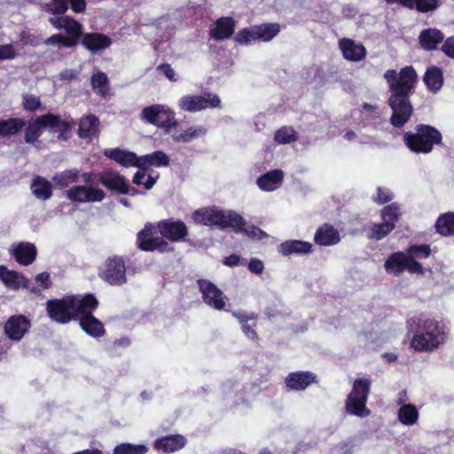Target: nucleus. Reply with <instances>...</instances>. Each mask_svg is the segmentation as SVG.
Wrapping results in <instances>:
<instances>
[{
  "label": "nucleus",
  "mask_w": 454,
  "mask_h": 454,
  "mask_svg": "<svg viewBox=\"0 0 454 454\" xmlns=\"http://www.w3.org/2000/svg\"><path fill=\"white\" fill-rule=\"evenodd\" d=\"M387 4H399L400 5L414 10L416 6V0H386Z\"/></svg>",
  "instance_id": "nucleus-64"
},
{
  "label": "nucleus",
  "mask_w": 454,
  "mask_h": 454,
  "mask_svg": "<svg viewBox=\"0 0 454 454\" xmlns=\"http://www.w3.org/2000/svg\"><path fill=\"white\" fill-rule=\"evenodd\" d=\"M0 279L6 287L12 290L27 287L28 285V279L22 274L15 270H10L4 265H0Z\"/></svg>",
  "instance_id": "nucleus-22"
},
{
  "label": "nucleus",
  "mask_w": 454,
  "mask_h": 454,
  "mask_svg": "<svg viewBox=\"0 0 454 454\" xmlns=\"http://www.w3.org/2000/svg\"><path fill=\"white\" fill-rule=\"evenodd\" d=\"M84 296L72 295L60 300H50L46 303L49 317L60 324H67L77 317Z\"/></svg>",
  "instance_id": "nucleus-4"
},
{
  "label": "nucleus",
  "mask_w": 454,
  "mask_h": 454,
  "mask_svg": "<svg viewBox=\"0 0 454 454\" xmlns=\"http://www.w3.org/2000/svg\"><path fill=\"white\" fill-rule=\"evenodd\" d=\"M43 126L39 117L31 121L25 130V141L27 144H34L42 135Z\"/></svg>",
  "instance_id": "nucleus-43"
},
{
  "label": "nucleus",
  "mask_w": 454,
  "mask_h": 454,
  "mask_svg": "<svg viewBox=\"0 0 454 454\" xmlns=\"http://www.w3.org/2000/svg\"><path fill=\"white\" fill-rule=\"evenodd\" d=\"M206 129L202 126L190 127L184 133L175 137L177 142H191L192 140L200 137L206 134Z\"/></svg>",
  "instance_id": "nucleus-46"
},
{
  "label": "nucleus",
  "mask_w": 454,
  "mask_h": 454,
  "mask_svg": "<svg viewBox=\"0 0 454 454\" xmlns=\"http://www.w3.org/2000/svg\"><path fill=\"white\" fill-rule=\"evenodd\" d=\"M435 228L442 235H454V213L448 212L441 215L435 223Z\"/></svg>",
  "instance_id": "nucleus-40"
},
{
  "label": "nucleus",
  "mask_w": 454,
  "mask_h": 454,
  "mask_svg": "<svg viewBox=\"0 0 454 454\" xmlns=\"http://www.w3.org/2000/svg\"><path fill=\"white\" fill-rule=\"evenodd\" d=\"M153 224L147 223L144 229L137 233V243L144 251L158 250L161 253L172 250L170 245L162 237H153Z\"/></svg>",
  "instance_id": "nucleus-12"
},
{
  "label": "nucleus",
  "mask_w": 454,
  "mask_h": 454,
  "mask_svg": "<svg viewBox=\"0 0 454 454\" xmlns=\"http://www.w3.org/2000/svg\"><path fill=\"white\" fill-rule=\"evenodd\" d=\"M221 99L216 94L186 95L178 100L181 110L190 113L199 112L207 108L219 107Z\"/></svg>",
  "instance_id": "nucleus-10"
},
{
  "label": "nucleus",
  "mask_w": 454,
  "mask_h": 454,
  "mask_svg": "<svg viewBox=\"0 0 454 454\" xmlns=\"http://www.w3.org/2000/svg\"><path fill=\"white\" fill-rule=\"evenodd\" d=\"M390 96L387 103L392 109L390 122L394 127H403L411 118L413 107L410 97L413 94L418 82L415 69L409 66L403 67L399 73L388 69L384 73Z\"/></svg>",
  "instance_id": "nucleus-1"
},
{
  "label": "nucleus",
  "mask_w": 454,
  "mask_h": 454,
  "mask_svg": "<svg viewBox=\"0 0 454 454\" xmlns=\"http://www.w3.org/2000/svg\"><path fill=\"white\" fill-rule=\"evenodd\" d=\"M90 83L94 91L100 96H106L109 90V80L104 72L92 74Z\"/></svg>",
  "instance_id": "nucleus-41"
},
{
  "label": "nucleus",
  "mask_w": 454,
  "mask_h": 454,
  "mask_svg": "<svg viewBox=\"0 0 454 454\" xmlns=\"http://www.w3.org/2000/svg\"><path fill=\"white\" fill-rule=\"evenodd\" d=\"M441 4L440 0H416L414 10L419 12H429L435 11Z\"/></svg>",
  "instance_id": "nucleus-53"
},
{
  "label": "nucleus",
  "mask_w": 454,
  "mask_h": 454,
  "mask_svg": "<svg viewBox=\"0 0 454 454\" xmlns=\"http://www.w3.org/2000/svg\"><path fill=\"white\" fill-rule=\"evenodd\" d=\"M43 9L51 12L55 15H62L67 10V0H50L49 3L43 4Z\"/></svg>",
  "instance_id": "nucleus-50"
},
{
  "label": "nucleus",
  "mask_w": 454,
  "mask_h": 454,
  "mask_svg": "<svg viewBox=\"0 0 454 454\" xmlns=\"http://www.w3.org/2000/svg\"><path fill=\"white\" fill-rule=\"evenodd\" d=\"M17 56L12 43L0 45V60H12Z\"/></svg>",
  "instance_id": "nucleus-56"
},
{
  "label": "nucleus",
  "mask_w": 454,
  "mask_h": 454,
  "mask_svg": "<svg viewBox=\"0 0 454 454\" xmlns=\"http://www.w3.org/2000/svg\"><path fill=\"white\" fill-rule=\"evenodd\" d=\"M419 411L412 404H404L401 406L398 411V419L403 425H413L417 422Z\"/></svg>",
  "instance_id": "nucleus-42"
},
{
  "label": "nucleus",
  "mask_w": 454,
  "mask_h": 454,
  "mask_svg": "<svg viewBox=\"0 0 454 454\" xmlns=\"http://www.w3.org/2000/svg\"><path fill=\"white\" fill-rule=\"evenodd\" d=\"M283 181V172L281 170H272L261 176L257 179V185L262 191L272 192L279 187Z\"/></svg>",
  "instance_id": "nucleus-33"
},
{
  "label": "nucleus",
  "mask_w": 454,
  "mask_h": 454,
  "mask_svg": "<svg viewBox=\"0 0 454 454\" xmlns=\"http://www.w3.org/2000/svg\"><path fill=\"white\" fill-rule=\"evenodd\" d=\"M104 154L125 168H141L140 157H137L133 152L114 148L105 150Z\"/></svg>",
  "instance_id": "nucleus-20"
},
{
  "label": "nucleus",
  "mask_w": 454,
  "mask_h": 454,
  "mask_svg": "<svg viewBox=\"0 0 454 454\" xmlns=\"http://www.w3.org/2000/svg\"><path fill=\"white\" fill-rule=\"evenodd\" d=\"M411 320L408 324H411ZM414 323L416 321L412 319ZM418 333L414 334L411 346L418 351H430L444 343L449 328L443 322L429 317H419L417 321Z\"/></svg>",
  "instance_id": "nucleus-2"
},
{
  "label": "nucleus",
  "mask_w": 454,
  "mask_h": 454,
  "mask_svg": "<svg viewBox=\"0 0 454 454\" xmlns=\"http://www.w3.org/2000/svg\"><path fill=\"white\" fill-rule=\"evenodd\" d=\"M275 139L280 144L290 143L295 139V131L292 128H281L276 132Z\"/></svg>",
  "instance_id": "nucleus-52"
},
{
  "label": "nucleus",
  "mask_w": 454,
  "mask_h": 454,
  "mask_svg": "<svg viewBox=\"0 0 454 454\" xmlns=\"http://www.w3.org/2000/svg\"><path fill=\"white\" fill-rule=\"evenodd\" d=\"M141 168H147L150 166L160 168L167 167L169 164L168 156L162 151H155L151 154H146L140 157Z\"/></svg>",
  "instance_id": "nucleus-38"
},
{
  "label": "nucleus",
  "mask_w": 454,
  "mask_h": 454,
  "mask_svg": "<svg viewBox=\"0 0 454 454\" xmlns=\"http://www.w3.org/2000/svg\"><path fill=\"white\" fill-rule=\"evenodd\" d=\"M36 247L32 243H20L12 250L13 257L21 265L31 264L36 257Z\"/></svg>",
  "instance_id": "nucleus-25"
},
{
  "label": "nucleus",
  "mask_w": 454,
  "mask_h": 454,
  "mask_svg": "<svg viewBox=\"0 0 454 454\" xmlns=\"http://www.w3.org/2000/svg\"><path fill=\"white\" fill-rule=\"evenodd\" d=\"M35 281L42 286L43 288L47 289L51 286V282L50 279V274L48 272L39 273L35 277Z\"/></svg>",
  "instance_id": "nucleus-62"
},
{
  "label": "nucleus",
  "mask_w": 454,
  "mask_h": 454,
  "mask_svg": "<svg viewBox=\"0 0 454 454\" xmlns=\"http://www.w3.org/2000/svg\"><path fill=\"white\" fill-rule=\"evenodd\" d=\"M248 269L251 272L259 275L262 273L264 270V265L261 260L253 258L248 262Z\"/></svg>",
  "instance_id": "nucleus-58"
},
{
  "label": "nucleus",
  "mask_w": 454,
  "mask_h": 454,
  "mask_svg": "<svg viewBox=\"0 0 454 454\" xmlns=\"http://www.w3.org/2000/svg\"><path fill=\"white\" fill-rule=\"evenodd\" d=\"M97 298L88 294L84 295L82 307L79 309L76 320H79L82 329L90 336L99 338L105 335L106 331L102 322L93 316V311L98 308Z\"/></svg>",
  "instance_id": "nucleus-6"
},
{
  "label": "nucleus",
  "mask_w": 454,
  "mask_h": 454,
  "mask_svg": "<svg viewBox=\"0 0 454 454\" xmlns=\"http://www.w3.org/2000/svg\"><path fill=\"white\" fill-rule=\"evenodd\" d=\"M157 227L162 237L173 242L183 240L188 233L187 227L182 221L161 220L158 223Z\"/></svg>",
  "instance_id": "nucleus-16"
},
{
  "label": "nucleus",
  "mask_w": 454,
  "mask_h": 454,
  "mask_svg": "<svg viewBox=\"0 0 454 454\" xmlns=\"http://www.w3.org/2000/svg\"><path fill=\"white\" fill-rule=\"evenodd\" d=\"M430 253V247L426 244L411 246L407 251V254L414 258H427Z\"/></svg>",
  "instance_id": "nucleus-54"
},
{
  "label": "nucleus",
  "mask_w": 454,
  "mask_h": 454,
  "mask_svg": "<svg viewBox=\"0 0 454 454\" xmlns=\"http://www.w3.org/2000/svg\"><path fill=\"white\" fill-rule=\"evenodd\" d=\"M279 25L266 23L246 27L239 31L235 40L241 44H251L257 41L269 42L279 33Z\"/></svg>",
  "instance_id": "nucleus-9"
},
{
  "label": "nucleus",
  "mask_w": 454,
  "mask_h": 454,
  "mask_svg": "<svg viewBox=\"0 0 454 454\" xmlns=\"http://www.w3.org/2000/svg\"><path fill=\"white\" fill-rule=\"evenodd\" d=\"M22 106L27 112H35L45 109L40 98L32 94H24L22 96Z\"/></svg>",
  "instance_id": "nucleus-48"
},
{
  "label": "nucleus",
  "mask_w": 454,
  "mask_h": 454,
  "mask_svg": "<svg viewBox=\"0 0 454 454\" xmlns=\"http://www.w3.org/2000/svg\"><path fill=\"white\" fill-rule=\"evenodd\" d=\"M362 114L364 116V120L367 123L373 121L380 118V110L376 105L364 104L362 108Z\"/></svg>",
  "instance_id": "nucleus-51"
},
{
  "label": "nucleus",
  "mask_w": 454,
  "mask_h": 454,
  "mask_svg": "<svg viewBox=\"0 0 454 454\" xmlns=\"http://www.w3.org/2000/svg\"><path fill=\"white\" fill-rule=\"evenodd\" d=\"M82 43L89 51L96 52L108 48L111 45L112 41L106 35L90 33L86 34L83 36Z\"/></svg>",
  "instance_id": "nucleus-31"
},
{
  "label": "nucleus",
  "mask_w": 454,
  "mask_h": 454,
  "mask_svg": "<svg viewBox=\"0 0 454 454\" xmlns=\"http://www.w3.org/2000/svg\"><path fill=\"white\" fill-rule=\"evenodd\" d=\"M235 29V21L230 17H223L218 19L214 27L209 30L211 38L216 41H223L230 38Z\"/></svg>",
  "instance_id": "nucleus-21"
},
{
  "label": "nucleus",
  "mask_w": 454,
  "mask_h": 454,
  "mask_svg": "<svg viewBox=\"0 0 454 454\" xmlns=\"http://www.w3.org/2000/svg\"><path fill=\"white\" fill-rule=\"evenodd\" d=\"M147 450L144 444L121 443L114 448L113 454H145Z\"/></svg>",
  "instance_id": "nucleus-45"
},
{
  "label": "nucleus",
  "mask_w": 454,
  "mask_h": 454,
  "mask_svg": "<svg viewBox=\"0 0 454 454\" xmlns=\"http://www.w3.org/2000/svg\"><path fill=\"white\" fill-rule=\"evenodd\" d=\"M340 48L345 59L351 61H359L365 57V49L360 43L350 39L340 40Z\"/></svg>",
  "instance_id": "nucleus-26"
},
{
  "label": "nucleus",
  "mask_w": 454,
  "mask_h": 454,
  "mask_svg": "<svg viewBox=\"0 0 454 454\" xmlns=\"http://www.w3.org/2000/svg\"><path fill=\"white\" fill-rule=\"evenodd\" d=\"M408 254L396 252L392 254L385 262V269L387 273L399 275L404 270L407 263Z\"/></svg>",
  "instance_id": "nucleus-35"
},
{
  "label": "nucleus",
  "mask_w": 454,
  "mask_h": 454,
  "mask_svg": "<svg viewBox=\"0 0 454 454\" xmlns=\"http://www.w3.org/2000/svg\"><path fill=\"white\" fill-rule=\"evenodd\" d=\"M423 81L429 90L437 92L443 83L442 70L436 67H429L424 74Z\"/></svg>",
  "instance_id": "nucleus-36"
},
{
  "label": "nucleus",
  "mask_w": 454,
  "mask_h": 454,
  "mask_svg": "<svg viewBox=\"0 0 454 454\" xmlns=\"http://www.w3.org/2000/svg\"><path fill=\"white\" fill-rule=\"evenodd\" d=\"M99 276L103 280L113 286H121L126 283V267L122 258H109L101 269Z\"/></svg>",
  "instance_id": "nucleus-13"
},
{
  "label": "nucleus",
  "mask_w": 454,
  "mask_h": 454,
  "mask_svg": "<svg viewBox=\"0 0 454 454\" xmlns=\"http://www.w3.org/2000/svg\"><path fill=\"white\" fill-rule=\"evenodd\" d=\"M444 35L437 28H427L421 31L419 40L421 47L427 51L437 48L443 42Z\"/></svg>",
  "instance_id": "nucleus-27"
},
{
  "label": "nucleus",
  "mask_w": 454,
  "mask_h": 454,
  "mask_svg": "<svg viewBox=\"0 0 454 454\" xmlns=\"http://www.w3.org/2000/svg\"><path fill=\"white\" fill-rule=\"evenodd\" d=\"M312 245L309 242L302 241V240H287L282 242L278 247V251L285 256H289L292 254H308L311 252Z\"/></svg>",
  "instance_id": "nucleus-23"
},
{
  "label": "nucleus",
  "mask_w": 454,
  "mask_h": 454,
  "mask_svg": "<svg viewBox=\"0 0 454 454\" xmlns=\"http://www.w3.org/2000/svg\"><path fill=\"white\" fill-rule=\"evenodd\" d=\"M405 270H407L410 273H424V269L422 268L421 264L416 262L415 258L409 254L407 256V263L405 266Z\"/></svg>",
  "instance_id": "nucleus-57"
},
{
  "label": "nucleus",
  "mask_w": 454,
  "mask_h": 454,
  "mask_svg": "<svg viewBox=\"0 0 454 454\" xmlns=\"http://www.w3.org/2000/svg\"><path fill=\"white\" fill-rule=\"evenodd\" d=\"M371 382L366 379L356 380L352 391L346 400V410L349 414L361 418L369 416L370 411L366 408V402L370 391Z\"/></svg>",
  "instance_id": "nucleus-7"
},
{
  "label": "nucleus",
  "mask_w": 454,
  "mask_h": 454,
  "mask_svg": "<svg viewBox=\"0 0 454 454\" xmlns=\"http://www.w3.org/2000/svg\"><path fill=\"white\" fill-rule=\"evenodd\" d=\"M45 44L61 48H71L75 45L74 40L69 39L61 34H55L45 40Z\"/></svg>",
  "instance_id": "nucleus-49"
},
{
  "label": "nucleus",
  "mask_w": 454,
  "mask_h": 454,
  "mask_svg": "<svg viewBox=\"0 0 454 454\" xmlns=\"http://www.w3.org/2000/svg\"><path fill=\"white\" fill-rule=\"evenodd\" d=\"M79 170L72 168L65 170L53 176V181L60 188L68 186L70 184L74 183L78 180Z\"/></svg>",
  "instance_id": "nucleus-44"
},
{
  "label": "nucleus",
  "mask_w": 454,
  "mask_h": 454,
  "mask_svg": "<svg viewBox=\"0 0 454 454\" xmlns=\"http://www.w3.org/2000/svg\"><path fill=\"white\" fill-rule=\"evenodd\" d=\"M315 241L320 246H333L340 241V234L333 226L324 224L315 233Z\"/></svg>",
  "instance_id": "nucleus-32"
},
{
  "label": "nucleus",
  "mask_w": 454,
  "mask_h": 454,
  "mask_svg": "<svg viewBox=\"0 0 454 454\" xmlns=\"http://www.w3.org/2000/svg\"><path fill=\"white\" fill-rule=\"evenodd\" d=\"M99 121L94 115H88L81 119L78 135L81 138H91L98 133Z\"/></svg>",
  "instance_id": "nucleus-34"
},
{
  "label": "nucleus",
  "mask_w": 454,
  "mask_h": 454,
  "mask_svg": "<svg viewBox=\"0 0 454 454\" xmlns=\"http://www.w3.org/2000/svg\"><path fill=\"white\" fill-rule=\"evenodd\" d=\"M39 119L44 129H51L54 131L67 132L74 124L73 121L63 120L61 116L52 114L41 115Z\"/></svg>",
  "instance_id": "nucleus-28"
},
{
  "label": "nucleus",
  "mask_w": 454,
  "mask_h": 454,
  "mask_svg": "<svg viewBox=\"0 0 454 454\" xmlns=\"http://www.w3.org/2000/svg\"><path fill=\"white\" fill-rule=\"evenodd\" d=\"M49 22L57 29H64L69 39L76 43L82 35V25L70 16H56L49 19Z\"/></svg>",
  "instance_id": "nucleus-17"
},
{
  "label": "nucleus",
  "mask_w": 454,
  "mask_h": 454,
  "mask_svg": "<svg viewBox=\"0 0 454 454\" xmlns=\"http://www.w3.org/2000/svg\"><path fill=\"white\" fill-rule=\"evenodd\" d=\"M192 219L196 223L207 226L217 225L221 228L240 227L245 224L244 219L239 215L231 211L223 212L214 207L196 210Z\"/></svg>",
  "instance_id": "nucleus-5"
},
{
  "label": "nucleus",
  "mask_w": 454,
  "mask_h": 454,
  "mask_svg": "<svg viewBox=\"0 0 454 454\" xmlns=\"http://www.w3.org/2000/svg\"><path fill=\"white\" fill-rule=\"evenodd\" d=\"M442 51L448 57L454 59V36L446 39L442 46Z\"/></svg>",
  "instance_id": "nucleus-60"
},
{
  "label": "nucleus",
  "mask_w": 454,
  "mask_h": 454,
  "mask_svg": "<svg viewBox=\"0 0 454 454\" xmlns=\"http://www.w3.org/2000/svg\"><path fill=\"white\" fill-rule=\"evenodd\" d=\"M146 168H139L136 172L133 177V183L137 185H143L145 189H151L156 183L158 176L153 177L151 175H147L145 172Z\"/></svg>",
  "instance_id": "nucleus-47"
},
{
  "label": "nucleus",
  "mask_w": 454,
  "mask_h": 454,
  "mask_svg": "<svg viewBox=\"0 0 454 454\" xmlns=\"http://www.w3.org/2000/svg\"><path fill=\"white\" fill-rule=\"evenodd\" d=\"M200 291L202 294L203 301L211 308L222 310L225 307V297L223 292L213 283L200 279L198 281Z\"/></svg>",
  "instance_id": "nucleus-15"
},
{
  "label": "nucleus",
  "mask_w": 454,
  "mask_h": 454,
  "mask_svg": "<svg viewBox=\"0 0 454 454\" xmlns=\"http://www.w3.org/2000/svg\"><path fill=\"white\" fill-rule=\"evenodd\" d=\"M158 69L160 70L164 75L170 81L175 82L177 79L176 78V72L168 64H161L158 67Z\"/></svg>",
  "instance_id": "nucleus-61"
},
{
  "label": "nucleus",
  "mask_w": 454,
  "mask_h": 454,
  "mask_svg": "<svg viewBox=\"0 0 454 454\" xmlns=\"http://www.w3.org/2000/svg\"><path fill=\"white\" fill-rule=\"evenodd\" d=\"M243 226H244V224L241 225L240 227H234V228L237 229V231L245 232L248 237L253 238V239H262L267 237L266 232H264L262 230H261L258 227L251 226L249 228L242 229Z\"/></svg>",
  "instance_id": "nucleus-55"
},
{
  "label": "nucleus",
  "mask_w": 454,
  "mask_h": 454,
  "mask_svg": "<svg viewBox=\"0 0 454 454\" xmlns=\"http://www.w3.org/2000/svg\"><path fill=\"white\" fill-rule=\"evenodd\" d=\"M400 215V208L395 203L385 207L381 211L383 223L374 224L369 237L380 240L387 236L394 228Z\"/></svg>",
  "instance_id": "nucleus-11"
},
{
  "label": "nucleus",
  "mask_w": 454,
  "mask_h": 454,
  "mask_svg": "<svg viewBox=\"0 0 454 454\" xmlns=\"http://www.w3.org/2000/svg\"><path fill=\"white\" fill-rule=\"evenodd\" d=\"M30 327L29 320L22 315L11 317L4 325L5 334L13 340H20Z\"/></svg>",
  "instance_id": "nucleus-18"
},
{
  "label": "nucleus",
  "mask_w": 454,
  "mask_h": 454,
  "mask_svg": "<svg viewBox=\"0 0 454 454\" xmlns=\"http://www.w3.org/2000/svg\"><path fill=\"white\" fill-rule=\"evenodd\" d=\"M141 119L163 129L166 132H169L176 126L174 111L165 105L157 104L145 107L141 113Z\"/></svg>",
  "instance_id": "nucleus-8"
},
{
  "label": "nucleus",
  "mask_w": 454,
  "mask_h": 454,
  "mask_svg": "<svg viewBox=\"0 0 454 454\" xmlns=\"http://www.w3.org/2000/svg\"><path fill=\"white\" fill-rule=\"evenodd\" d=\"M51 184L43 177L36 176L33 179L31 184V190L33 194L41 200H46L51 198L52 194Z\"/></svg>",
  "instance_id": "nucleus-39"
},
{
  "label": "nucleus",
  "mask_w": 454,
  "mask_h": 454,
  "mask_svg": "<svg viewBox=\"0 0 454 454\" xmlns=\"http://www.w3.org/2000/svg\"><path fill=\"white\" fill-rule=\"evenodd\" d=\"M71 9L77 13L82 12L85 10V0H69Z\"/></svg>",
  "instance_id": "nucleus-63"
},
{
  "label": "nucleus",
  "mask_w": 454,
  "mask_h": 454,
  "mask_svg": "<svg viewBox=\"0 0 454 454\" xmlns=\"http://www.w3.org/2000/svg\"><path fill=\"white\" fill-rule=\"evenodd\" d=\"M67 196L72 201L90 203L102 201L106 197V193L99 188L86 185H75L67 190Z\"/></svg>",
  "instance_id": "nucleus-14"
},
{
  "label": "nucleus",
  "mask_w": 454,
  "mask_h": 454,
  "mask_svg": "<svg viewBox=\"0 0 454 454\" xmlns=\"http://www.w3.org/2000/svg\"><path fill=\"white\" fill-rule=\"evenodd\" d=\"M316 379V376L309 372H291L286 378V387L292 390H304Z\"/></svg>",
  "instance_id": "nucleus-24"
},
{
  "label": "nucleus",
  "mask_w": 454,
  "mask_h": 454,
  "mask_svg": "<svg viewBox=\"0 0 454 454\" xmlns=\"http://www.w3.org/2000/svg\"><path fill=\"white\" fill-rule=\"evenodd\" d=\"M26 126L21 118H10L0 121V137H12L18 134Z\"/></svg>",
  "instance_id": "nucleus-37"
},
{
  "label": "nucleus",
  "mask_w": 454,
  "mask_h": 454,
  "mask_svg": "<svg viewBox=\"0 0 454 454\" xmlns=\"http://www.w3.org/2000/svg\"><path fill=\"white\" fill-rule=\"evenodd\" d=\"M39 119L44 129H51L54 131L67 132L74 124L73 121L63 120L61 116L52 114L41 115Z\"/></svg>",
  "instance_id": "nucleus-29"
},
{
  "label": "nucleus",
  "mask_w": 454,
  "mask_h": 454,
  "mask_svg": "<svg viewBox=\"0 0 454 454\" xmlns=\"http://www.w3.org/2000/svg\"><path fill=\"white\" fill-rule=\"evenodd\" d=\"M391 200H392V193L389 190L382 189V188L378 189V194L375 199V200L378 203H380V204L387 203V202L390 201Z\"/></svg>",
  "instance_id": "nucleus-59"
},
{
  "label": "nucleus",
  "mask_w": 454,
  "mask_h": 454,
  "mask_svg": "<svg viewBox=\"0 0 454 454\" xmlns=\"http://www.w3.org/2000/svg\"><path fill=\"white\" fill-rule=\"evenodd\" d=\"M98 181L110 190H114L122 194L129 193V182L117 172L106 171L99 175Z\"/></svg>",
  "instance_id": "nucleus-19"
},
{
  "label": "nucleus",
  "mask_w": 454,
  "mask_h": 454,
  "mask_svg": "<svg viewBox=\"0 0 454 454\" xmlns=\"http://www.w3.org/2000/svg\"><path fill=\"white\" fill-rule=\"evenodd\" d=\"M405 145L415 153H428L434 145L442 142V134L435 128L419 124L416 128V133L404 134Z\"/></svg>",
  "instance_id": "nucleus-3"
},
{
  "label": "nucleus",
  "mask_w": 454,
  "mask_h": 454,
  "mask_svg": "<svg viewBox=\"0 0 454 454\" xmlns=\"http://www.w3.org/2000/svg\"><path fill=\"white\" fill-rule=\"evenodd\" d=\"M186 440L180 434L168 435L155 441L154 448L163 452H174L184 447Z\"/></svg>",
  "instance_id": "nucleus-30"
}]
</instances>
